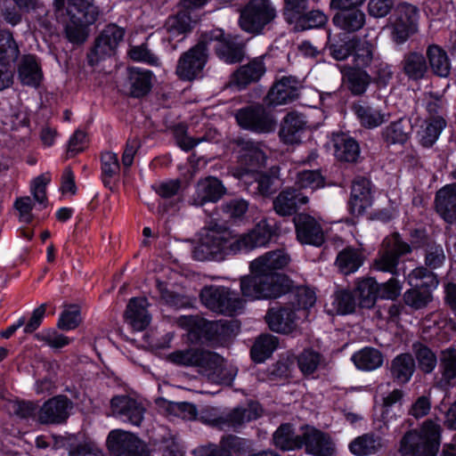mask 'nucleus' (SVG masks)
Segmentation results:
<instances>
[{"label": "nucleus", "instance_id": "680f3d73", "mask_svg": "<svg viewBox=\"0 0 456 456\" xmlns=\"http://www.w3.org/2000/svg\"><path fill=\"white\" fill-rule=\"evenodd\" d=\"M201 349H185L177 350L168 355V360L177 365L181 366H196L199 361Z\"/></svg>", "mask_w": 456, "mask_h": 456}, {"label": "nucleus", "instance_id": "a18cd8bd", "mask_svg": "<svg viewBox=\"0 0 456 456\" xmlns=\"http://www.w3.org/2000/svg\"><path fill=\"white\" fill-rule=\"evenodd\" d=\"M354 365L362 370H373L383 363L382 354L375 348L365 347L352 355Z\"/></svg>", "mask_w": 456, "mask_h": 456}, {"label": "nucleus", "instance_id": "37998d69", "mask_svg": "<svg viewBox=\"0 0 456 456\" xmlns=\"http://www.w3.org/2000/svg\"><path fill=\"white\" fill-rule=\"evenodd\" d=\"M362 263L363 256L362 252L352 247L341 250L336 258V265L346 275L356 272Z\"/></svg>", "mask_w": 456, "mask_h": 456}, {"label": "nucleus", "instance_id": "a19ab883", "mask_svg": "<svg viewBox=\"0 0 456 456\" xmlns=\"http://www.w3.org/2000/svg\"><path fill=\"white\" fill-rule=\"evenodd\" d=\"M354 298L359 300L362 308H371L379 297V283L373 278H366L357 282L354 290Z\"/></svg>", "mask_w": 456, "mask_h": 456}, {"label": "nucleus", "instance_id": "4c0bfd02", "mask_svg": "<svg viewBox=\"0 0 456 456\" xmlns=\"http://www.w3.org/2000/svg\"><path fill=\"white\" fill-rule=\"evenodd\" d=\"M192 22L193 19L191 13L181 8L177 14L170 16L166 21L165 27L168 39L172 40L181 36L182 40L183 36L191 29Z\"/></svg>", "mask_w": 456, "mask_h": 456}, {"label": "nucleus", "instance_id": "4468645a", "mask_svg": "<svg viewBox=\"0 0 456 456\" xmlns=\"http://www.w3.org/2000/svg\"><path fill=\"white\" fill-rule=\"evenodd\" d=\"M411 251L410 245L400 240L397 237L385 240L382 248L374 260V268L380 272L397 275L399 258Z\"/></svg>", "mask_w": 456, "mask_h": 456}, {"label": "nucleus", "instance_id": "5701e85b", "mask_svg": "<svg viewBox=\"0 0 456 456\" xmlns=\"http://www.w3.org/2000/svg\"><path fill=\"white\" fill-rule=\"evenodd\" d=\"M415 126L419 127L417 134L422 146L429 148L438 139L446 122L442 116L418 117Z\"/></svg>", "mask_w": 456, "mask_h": 456}, {"label": "nucleus", "instance_id": "aec40b11", "mask_svg": "<svg viewBox=\"0 0 456 456\" xmlns=\"http://www.w3.org/2000/svg\"><path fill=\"white\" fill-rule=\"evenodd\" d=\"M265 318L273 331L289 334L296 330L300 316L293 307L278 306L270 308Z\"/></svg>", "mask_w": 456, "mask_h": 456}, {"label": "nucleus", "instance_id": "a878e982", "mask_svg": "<svg viewBox=\"0 0 456 456\" xmlns=\"http://www.w3.org/2000/svg\"><path fill=\"white\" fill-rule=\"evenodd\" d=\"M436 209L448 223L456 221V183L445 185L436 194Z\"/></svg>", "mask_w": 456, "mask_h": 456}, {"label": "nucleus", "instance_id": "7c9ffc66", "mask_svg": "<svg viewBox=\"0 0 456 456\" xmlns=\"http://www.w3.org/2000/svg\"><path fill=\"white\" fill-rule=\"evenodd\" d=\"M384 447L380 436L365 433L353 439L348 444L350 452L355 456H370L378 453Z\"/></svg>", "mask_w": 456, "mask_h": 456}, {"label": "nucleus", "instance_id": "338daca9", "mask_svg": "<svg viewBox=\"0 0 456 456\" xmlns=\"http://www.w3.org/2000/svg\"><path fill=\"white\" fill-rule=\"evenodd\" d=\"M128 55L134 61L145 62L151 66L159 65V58L145 45L132 46Z\"/></svg>", "mask_w": 456, "mask_h": 456}, {"label": "nucleus", "instance_id": "052dcab7", "mask_svg": "<svg viewBox=\"0 0 456 456\" xmlns=\"http://www.w3.org/2000/svg\"><path fill=\"white\" fill-rule=\"evenodd\" d=\"M308 9V0H283V16L288 23H293Z\"/></svg>", "mask_w": 456, "mask_h": 456}, {"label": "nucleus", "instance_id": "2f4dec72", "mask_svg": "<svg viewBox=\"0 0 456 456\" xmlns=\"http://www.w3.org/2000/svg\"><path fill=\"white\" fill-rule=\"evenodd\" d=\"M416 369L413 356L403 353L396 355L390 363L389 371L391 378L398 384L408 383Z\"/></svg>", "mask_w": 456, "mask_h": 456}, {"label": "nucleus", "instance_id": "9d476101", "mask_svg": "<svg viewBox=\"0 0 456 456\" xmlns=\"http://www.w3.org/2000/svg\"><path fill=\"white\" fill-rule=\"evenodd\" d=\"M207 61V42L201 40L179 58L175 72L183 80H193L200 77Z\"/></svg>", "mask_w": 456, "mask_h": 456}, {"label": "nucleus", "instance_id": "ddd939ff", "mask_svg": "<svg viewBox=\"0 0 456 456\" xmlns=\"http://www.w3.org/2000/svg\"><path fill=\"white\" fill-rule=\"evenodd\" d=\"M107 446L114 456H150L147 445L142 440L119 429L110 432Z\"/></svg>", "mask_w": 456, "mask_h": 456}, {"label": "nucleus", "instance_id": "774afa93", "mask_svg": "<svg viewBox=\"0 0 456 456\" xmlns=\"http://www.w3.org/2000/svg\"><path fill=\"white\" fill-rule=\"evenodd\" d=\"M348 82L353 94H362L370 84V76L363 70L355 69L349 74Z\"/></svg>", "mask_w": 456, "mask_h": 456}, {"label": "nucleus", "instance_id": "69168bd1", "mask_svg": "<svg viewBox=\"0 0 456 456\" xmlns=\"http://www.w3.org/2000/svg\"><path fill=\"white\" fill-rule=\"evenodd\" d=\"M81 322L80 310L77 305H70L63 311L57 326L65 330H74Z\"/></svg>", "mask_w": 456, "mask_h": 456}, {"label": "nucleus", "instance_id": "f3484780", "mask_svg": "<svg viewBox=\"0 0 456 456\" xmlns=\"http://www.w3.org/2000/svg\"><path fill=\"white\" fill-rule=\"evenodd\" d=\"M297 239L301 244L321 247L325 241L323 229L314 217L298 214L294 217Z\"/></svg>", "mask_w": 456, "mask_h": 456}, {"label": "nucleus", "instance_id": "4be33fe9", "mask_svg": "<svg viewBox=\"0 0 456 456\" xmlns=\"http://www.w3.org/2000/svg\"><path fill=\"white\" fill-rule=\"evenodd\" d=\"M372 204L370 182L364 177H357L353 182L349 211L354 216L362 215Z\"/></svg>", "mask_w": 456, "mask_h": 456}, {"label": "nucleus", "instance_id": "79ce46f5", "mask_svg": "<svg viewBox=\"0 0 456 456\" xmlns=\"http://www.w3.org/2000/svg\"><path fill=\"white\" fill-rule=\"evenodd\" d=\"M20 55V49L11 31L0 28V65L10 67Z\"/></svg>", "mask_w": 456, "mask_h": 456}, {"label": "nucleus", "instance_id": "09e8293b", "mask_svg": "<svg viewBox=\"0 0 456 456\" xmlns=\"http://www.w3.org/2000/svg\"><path fill=\"white\" fill-rule=\"evenodd\" d=\"M411 121L401 118L396 122H392L383 132L385 141L389 144H403L408 140Z\"/></svg>", "mask_w": 456, "mask_h": 456}, {"label": "nucleus", "instance_id": "0eeeda50", "mask_svg": "<svg viewBox=\"0 0 456 456\" xmlns=\"http://www.w3.org/2000/svg\"><path fill=\"white\" fill-rule=\"evenodd\" d=\"M200 300L208 309L224 314H234L243 308L244 302L230 289L207 286L200 292Z\"/></svg>", "mask_w": 456, "mask_h": 456}, {"label": "nucleus", "instance_id": "864d4df0", "mask_svg": "<svg viewBox=\"0 0 456 456\" xmlns=\"http://www.w3.org/2000/svg\"><path fill=\"white\" fill-rule=\"evenodd\" d=\"M277 182L275 177L262 173H256V175L249 178L248 184L255 185L254 193H258L262 196H269L277 190Z\"/></svg>", "mask_w": 456, "mask_h": 456}, {"label": "nucleus", "instance_id": "c85d7f7f", "mask_svg": "<svg viewBox=\"0 0 456 456\" xmlns=\"http://www.w3.org/2000/svg\"><path fill=\"white\" fill-rule=\"evenodd\" d=\"M265 65L261 57L255 58L240 66L232 76V83L239 89L245 88L251 83L257 82L265 72Z\"/></svg>", "mask_w": 456, "mask_h": 456}, {"label": "nucleus", "instance_id": "7ed1b4c3", "mask_svg": "<svg viewBox=\"0 0 456 456\" xmlns=\"http://www.w3.org/2000/svg\"><path fill=\"white\" fill-rule=\"evenodd\" d=\"M53 5L58 17L69 19L65 28L68 39L76 44L83 43L87 37L86 27L99 17L98 7L92 0H54Z\"/></svg>", "mask_w": 456, "mask_h": 456}, {"label": "nucleus", "instance_id": "473e14b6", "mask_svg": "<svg viewBox=\"0 0 456 456\" xmlns=\"http://www.w3.org/2000/svg\"><path fill=\"white\" fill-rule=\"evenodd\" d=\"M401 68L403 74L414 81L424 78L428 71L426 57L419 52L406 53L401 61Z\"/></svg>", "mask_w": 456, "mask_h": 456}, {"label": "nucleus", "instance_id": "8fccbe9b", "mask_svg": "<svg viewBox=\"0 0 456 456\" xmlns=\"http://www.w3.org/2000/svg\"><path fill=\"white\" fill-rule=\"evenodd\" d=\"M328 17L319 10L303 12L302 17L293 22L295 30H306L320 28L326 24Z\"/></svg>", "mask_w": 456, "mask_h": 456}, {"label": "nucleus", "instance_id": "603ef678", "mask_svg": "<svg viewBox=\"0 0 456 456\" xmlns=\"http://www.w3.org/2000/svg\"><path fill=\"white\" fill-rule=\"evenodd\" d=\"M322 355L313 350L305 349L297 356V366L304 376L313 374L319 367L322 362Z\"/></svg>", "mask_w": 456, "mask_h": 456}, {"label": "nucleus", "instance_id": "412c9836", "mask_svg": "<svg viewBox=\"0 0 456 456\" xmlns=\"http://www.w3.org/2000/svg\"><path fill=\"white\" fill-rule=\"evenodd\" d=\"M71 408L72 403L67 396H54L42 405L38 419L43 424H61L68 419Z\"/></svg>", "mask_w": 456, "mask_h": 456}, {"label": "nucleus", "instance_id": "c9c22d12", "mask_svg": "<svg viewBox=\"0 0 456 456\" xmlns=\"http://www.w3.org/2000/svg\"><path fill=\"white\" fill-rule=\"evenodd\" d=\"M334 154L338 160L343 162H355L360 156L358 142L346 134L334 135Z\"/></svg>", "mask_w": 456, "mask_h": 456}, {"label": "nucleus", "instance_id": "a211bd4d", "mask_svg": "<svg viewBox=\"0 0 456 456\" xmlns=\"http://www.w3.org/2000/svg\"><path fill=\"white\" fill-rule=\"evenodd\" d=\"M239 330L240 323L236 320L208 321L200 317L197 336L208 340L224 341Z\"/></svg>", "mask_w": 456, "mask_h": 456}, {"label": "nucleus", "instance_id": "6ab92c4d", "mask_svg": "<svg viewBox=\"0 0 456 456\" xmlns=\"http://www.w3.org/2000/svg\"><path fill=\"white\" fill-rule=\"evenodd\" d=\"M112 415L123 422L140 426L144 415L143 406L127 395H117L110 401Z\"/></svg>", "mask_w": 456, "mask_h": 456}, {"label": "nucleus", "instance_id": "6e6d98bb", "mask_svg": "<svg viewBox=\"0 0 456 456\" xmlns=\"http://www.w3.org/2000/svg\"><path fill=\"white\" fill-rule=\"evenodd\" d=\"M449 327L446 320L440 314H432L430 318L426 319L423 323V332H430V338H436L438 340H447L445 329Z\"/></svg>", "mask_w": 456, "mask_h": 456}, {"label": "nucleus", "instance_id": "ea45409f", "mask_svg": "<svg viewBox=\"0 0 456 456\" xmlns=\"http://www.w3.org/2000/svg\"><path fill=\"white\" fill-rule=\"evenodd\" d=\"M430 69L433 73L441 77H446L451 71V61L447 53L436 45H431L427 49Z\"/></svg>", "mask_w": 456, "mask_h": 456}, {"label": "nucleus", "instance_id": "39448f33", "mask_svg": "<svg viewBox=\"0 0 456 456\" xmlns=\"http://www.w3.org/2000/svg\"><path fill=\"white\" fill-rule=\"evenodd\" d=\"M419 9L416 5L407 2L397 4L388 24L393 41L403 45L416 34L419 31Z\"/></svg>", "mask_w": 456, "mask_h": 456}, {"label": "nucleus", "instance_id": "f8f14e48", "mask_svg": "<svg viewBox=\"0 0 456 456\" xmlns=\"http://www.w3.org/2000/svg\"><path fill=\"white\" fill-rule=\"evenodd\" d=\"M241 144L238 166L233 170V175L248 183L249 178L260 173L259 170L265 163V156L259 147L251 142H243Z\"/></svg>", "mask_w": 456, "mask_h": 456}, {"label": "nucleus", "instance_id": "0e129e2a", "mask_svg": "<svg viewBox=\"0 0 456 456\" xmlns=\"http://www.w3.org/2000/svg\"><path fill=\"white\" fill-rule=\"evenodd\" d=\"M119 163L117 154L105 152L102 155V175L105 185L110 183L111 178L118 175Z\"/></svg>", "mask_w": 456, "mask_h": 456}, {"label": "nucleus", "instance_id": "4d7b16f0", "mask_svg": "<svg viewBox=\"0 0 456 456\" xmlns=\"http://www.w3.org/2000/svg\"><path fill=\"white\" fill-rule=\"evenodd\" d=\"M296 184L300 189L314 191L324 186V178L318 170H304L297 174Z\"/></svg>", "mask_w": 456, "mask_h": 456}, {"label": "nucleus", "instance_id": "20e7f679", "mask_svg": "<svg viewBox=\"0 0 456 456\" xmlns=\"http://www.w3.org/2000/svg\"><path fill=\"white\" fill-rule=\"evenodd\" d=\"M441 427L428 419L420 429L411 430L400 441L401 456H436L440 445Z\"/></svg>", "mask_w": 456, "mask_h": 456}, {"label": "nucleus", "instance_id": "6e6552de", "mask_svg": "<svg viewBox=\"0 0 456 456\" xmlns=\"http://www.w3.org/2000/svg\"><path fill=\"white\" fill-rule=\"evenodd\" d=\"M262 415V408L258 403L250 402L246 405L238 406L226 414L214 418L201 416L202 422L218 429H236L244 424L256 420Z\"/></svg>", "mask_w": 456, "mask_h": 456}, {"label": "nucleus", "instance_id": "f704fd0d", "mask_svg": "<svg viewBox=\"0 0 456 456\" xmlns=\"http://www.w3.org/2000/svg\"><path fill=\"white\" fill-rule=\"evenodd\" d=\"M335 26L352 33L359 31L366 22V15L361 8L339 11L332 19Z\"/></svg>", "mask_w": 456, "mask_h": 456}, {"label": "nucleus", "instance_id": "f257e3e1", "mask_svg": "<svg viewBox=\"0 0 456 456\" xmlns=\"http://www.w3.org/2000/svg\"><path fill=\"white\" fill-rule=\"evenodd\" d=\"M289 255L282 250L265 253L250 264L252 275L240 281L242 295L250 299L276 298L289 289V280L279 273L290 262Z\"/></svg>", "mask_w": 456, "mask_h": 456}, {"label": "nucleus", "instance_id": "bb28decb", "mask_svg": "<svg viewBox=\"0 0 456 456\" xmlns=\"http://www.w3.org/2000/svg\"><path fill=\"white\" fill-rule=\"evenodd\" d=\"M148 305L145 297L130 299L125 312V318L134 330L141 331L150 324L151 316L147 310Z\"/></svg>", "mask_w": 456, "mask_h": 456}, {"label": "nucleus", "instance_id": "dca6fc26", "mask_svg": "<svg viewBox=\"0 0 456 456\" xmlns=\"http://www.w3.org/2000/svg\"><path fill=\"white\" fill-rule=\"evenodd\" d=\"M210 39H214L216 55L225 63L233 64L242 61L244 44L238 41L237 36H225L221 29L212 32Z\"/></svg>", "mask_w": 456, "mask_h": 456}, {"label": "nucleus", "instance_id": "5fc2aeb1", "mask_svg": "<svg viewBox=\"0 0 456 456\" xmlns=\"http://www.w3.org/2000/svg\"><path fill=\"white\" fill-rule=\"evenodd\" d=\"M413 349L419 369L425 373L432 372L437 363L436 354L422 344H414Z\"/></svg>", "mask_w": 456, "mask_h": 456}, {"label": "nucleus", "instance_id": "423d86ee", "mask_svg": "<svg viewBox=\"0 0 456 456\" xmlns=\"http://www.w3.org/2000/svg\"><path fill=\"white\" fill-rule=\"evenodd\" d=\"M276 17V7L271 0H250L240 10L239 24L246 32L260 34Z\"/></svg>", "mask_w": 456, "mask_h": 456}, {"label": "nucleus", "instance_id": "c03bdc74", "mask_svg": "<svg viewBox=\"0 0 456 456\" xmlns=\"http://www.w3.org/2000/svg\"><path fill=\"white\" fill-rule=\"evenodd\" d=\"M19 77L23 85L37 86L42 78V72L33 55H25L19 66Z\"/></svg>", "mask_w": 456, "mask_h": 456}, {"label": "nucleus", "instance_id": "49530a36", "mask_svg": "<svg viewBox=\"0 0 456 456\" xmlns=\"http://www.w3.org/2000/svg\"><path fill=\"white\" fill-rule=\"evenodd\" d=\"M240 126L256 133H269L275 128L272 116H235Z\"/></svg>", "mask_w": 456, "mask_h": 456}, {"label": "nucleus", "instance_id": "58836bf2", "mask_svg": "<svg viewBox=\"0 0 456 456\" xmlns=\"http://www.w3.org/2000/svg\"><path fill=\"white\" fill-rule=\"evenodd\" d=\"M275 447L282 451L300 449L301 434L296 435L293 426L288 423L281 425L273 435Z\"/></svg>", "mask_w": 456, "mask_h": 456}, {"label": "nucleus", "instance_id": "bf43d9fd", "mask_svg": "<svg viewBox=\"0 0 456 456\" xmlns=\"http://www.w3.org/2000/svg\"><path fill=\"white\" fill-rule=\"evenodd\" d=\"M354 64L356 69L368 67L373 59V46L368 42L359 43L355 40Z\"/></svg>", "mask_w": 456, "mask_h": 456}, {"label": "nucleus", "instance_id": "9b49d317", "mask_svg": "<svg viewBox=\"0 0 456 456\" xmlns=\"http://www.w3.org/2000/svg\"><path fill=\"white\" fill-rule=\"evenodd\" d=\"M312 456H333L337 447L332 436L314 426L301 428L300 449Z\"/></svg>", "mask_w": 456, "mask_h": 456}, {"label": "nucleus", "instance_id": "e2e57ef3", "mask_svg": "<svg viewBox=\"0 0 456 456\" xmlns=\"http://www.w3.org/2000/svg\"><path fill=\"white\" fill-rule=\"evenodd\" d=\"M35 338L38 341H42L48 346L55 349L66 346L70 343V339L68 337L53 329L44 330L37 333Z\"/></svg>", "mask_w": 456, "mask_h": 456}, {"label": "nucleus", "instance_id": "e433bc0d", "mask_svg": "<svg viewBox=\"0 0 456 456\" xmlns=\"http://www.w3.org/2000/svg\"><path fill=\"white\" fill-rule=\"evenodd\" d=\"M305 127V122L301 116H285L280 130V137L287 144L298 143L301 142Z\"/></svg>", "mask_w": 456, "mask_h": 456}, {"label": "nucleus", "instance_id": "b1692460", "mask_svg": "<svg viewBox=\"0 0 456 456\" xmlns=\"http://www.w3.org/2000/svg\"><path fill=\"white\" fill-rule=\"evenodd\" d=\"M225 189L216 177L208 176L200 180L193 195V204L202 206L206 202H216L224 194Z\"/></svg>", "mask_w": 456, "mask_h": 456}, {"label": "nucleus", "instance_id": "3c124183", "mask_svg": "<svg viewBox=\"0 0 456 456\" xmlns=\"http://www.w3.org/2000/svg\"><path fill=\"white\" fill-rule=\"evenodd\" d=\"M356 305V300L352 292L340 290L334 295L333 308L330 311L338 314H348L355 310Z\"/></svg>", "mask_w": 456, "mask_h": 456}, {"label": "nucleus", "instance_id": "f03ea898", "mask_svg": "<svg viewBox=\"0 0 456 456\" xmlns=\"http://www.w3.org/2000/svg\"><path fill=\"white\" fill-rule=\"evenodd\" d=\"M275 233L266 219L258 222L250 231L235 234L224 225L210 224L202 231L205 240L216 255H236L265 247Z\"/></svg>", "mask_w": 456, "mask_h": 456}, {"label": "nucleus", "instance_id": "2eb2a0df", "mask_svg": "<svg viewBox=\"0 0 456 456\" xmlns=\"http://www.w3.org/2000/svg\"><path fill=\"white\" fill-rule=\"evenodd\" d=\"M300 80L293 76H283L277 80L264 98V105L268 109L286 105L298 97Z\"/></svg>", "mask_w": 456, "mask_h": 456}, {"label": "nucleus", "instance_id": "cd10ccee", "mask_svg": "<svg viewBox=\"0 0 456 456\" xmlns=\"http://www.w3.org/2000/svg\"><path fill=\"white\" fill-rule=\"evenodd\" d=\"M308 202V197L298 192L296 189L283 190L273 200L275 212L282 216H291L297 208Z\"/></svg>", "mask_w": 456, "mask_h": 456}, {"label": "nucleus", "instance_id": "72a5a7b5", "mask_svg": "<svg viewBox=\"0 0 456 456\" xmlns=\"http://www.w3.org/2000/svg\"><path fill=\"white\" fill-rule=\"evenodd\" d=\"M439 385L447 389L456 384V348L449 347L441 352L439 357Z\"/></svg>", "mask_w": 456, "mask_h": 456}, {"label": "nucleus", "instance_id": "1a4fd4ad", "mask_svg": "<svg viewBox=\"0 0 456 456\" xmlns=\"http://www.w3.org/2000/svg\"><path fill=\"white\" fill-rule=\"evenodd\" d=\"M125 34L124 28L114 23L107 25L95 39L94 46L88 54L89 64L94 66L100 61L114 55Z\"/></svg>", "mask_w": 456, "mask_h": 456}, {"label": "nucleus", "instance_id": "393cba45", "mask_svg": "<svg viewBox=\"0 0 456 456\" xmlns=\"http://www.w3.org/2000/svg\"><path fill=\"white\" fill-rule=\"evenodd\" d=\"M153 73L140 68H128L126 87L133 97H142L147 94L152 86Z\"/></svg>", "mask_w": 456, "mask_h": 456}, {"label": "nucleus", "instance_id": "de8ad7c7", "mask_svg": "<svg viewBox=\"0 0 456 456\" xmlns=\"http://www.w3.org/2000/svg\"><path fill=\"white\" fill-rule=\"evenodd\" d=\"M278 343V338L275 336L270 334L260 336L252 346V358L259 362L265 361L277 348Z\"/></svg>", "mask_w": 456, "mask_h": 456}, {"label": "nucleus", "instance_id": "c756f323", "mask_svg": "<svg viewBox=\"0 0 456 456\" xmlns=\"http://www.w3.org/2000/svg\"><path fill=\"white\" fill-rule=\"evenodd\" d=\"M200 354L197 367L200 368L201 371L213 380L217 382L226 381L223 357L216 353L206 350H201Z\"/></svg>", "mask_w": 456, "mask_h": 456}, {"label": "nucleus", "instance_id": "13d9d810", "mask_svg": "<svg viewBox=\"0 0 456 456\" xmlns=\"http://www.w3.org/2000/svg\"><path fill=\"white\" fill-rule=\"evenodd\" d=\"M431 299V293L428 289L414 288L405 291L403 294L404 303L415 310L427 306Z\"/></svg>", "mask_w": 456, "mask_h": 456}]
</instances>
